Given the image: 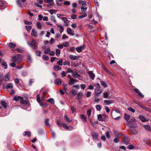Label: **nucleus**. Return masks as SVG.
Instances as JSON below:
<instances>
[{"mask_svg": "<svg viewBox=\"0 0 151 151\" xmlns=\"http://www.w3.org/2000/svg\"><path fill=\"white\" fill-rule=\"evenodd\" d=\"M54 69L55 71H58L61 70V68L59 66L57 65H55L54 66Z\"/></svg>", "mask_w": 151, "mask_h": 151, "instance_id": "obj_20", "label": "nucleus"}, {"mask_svg": "<svg viewBox=\"0 0 151 151\" xmlns=\"http://www.w3.org/2000/svg\"><path fill=\"white\" fill-rule=\"evenodd\" d=\"M114 135L117 137H119L121 136L122 135L119 133V132H117L116 131H114Z\"/></svg>", "mask_w": 151, "mask_h": 151, "instance_id": "obj_27", "label": "nucleus"}, {"mask_svg": "<svg viewBox=\"0 0 151 151\" xmlns=\"http://www.w3.org/2000/svg\"><path fill=\"white\" fill-rule=\"evenodd\" d=\"M9 77L8 75H6L3 77V79L4 81H8L9 80Z\"/></svg>", "mask_w": 151, "mask_h": 151, "instance_id": "obj_16", "label": "nucleus"}, {"mask_svg": "<svg viewBox=\"0 0 151 151\" xmlns=\"http://www.w3.org/2000/svg\"><path fill=\"white\" fill-rule=\"evenodd\" d=\"M81 8V11L83 12L86 11L87 9V7H84L83 6H82Z\"/></svg>", "mask_w": 151, "mask_h": 151, "instance_id": "obj_63", "label": "nucleus"}, {"mask_svg": "<svg viewBox=\"0 0 151 151\" xmlns=\"http://www.w3.org/2000/svg\"><path fill=\"white\" fill-rule=\"evenodd\" d=\"M80 117L81 119H83L85 122H87L86 117L84 114H81L80 116Z\"/></svg>", "mask_w": 151, "mask_h": 151, "instance_id": "obj_38", "label": "nucleus"}, {"mask_svg": "<svg viewBox=\"0 0 151 151\" xmlns=\"http://www.w3.org/2000/svg\"><path fill=\"white\" fill-rule=\"evenodd\" d=\"M79 74H78L76 72V70L75 69L74 70L72 71V75L73 77L75 78H77Z\"/></svg>", "mask_w": 151, "mask_h": 151, "instance_id": "obj_7", "label": "nucleus"}, {"mask_svg": "<svg viewBox=\"0 0 151 151\" xmlns=\"http://www.w3.org/2000/svg\"><path fill=\"white\" fill-rule=\"evenodd\" d=\"M134 147L133 145H130L128 146L127 148L130 150L133 149Z\"/></svg>", "mask_w": 151, "mask_h": 151, "instance_id": "obj_51", "label": "nucleus"}, {"mask_svg": "<svg viewBox=\"0 0 151 151\" xmlns=\"http://www.w3.org/2000/svg\"><path fill=\"white\" fill-rule=\"evenodd\" d=\"M50 19L51 21H52L54 22H56V21L55 18V17L53 16H51L50 17Z\"/></svg>", "mask_w": 151, "mask_h": 151, "instance_id": "obj_55", "label": "nucleus"}, {"mask_svg": "<svg viewBox=\"0 0 151 151\" xmlns=\"http://www.w3.org/2000/svg\"><path fill=\"white\" fill-rule=\"evenodd\" d=\"M61 19H62V20L64 22L65 24V25H66V24L68 23V20L66 17H62L61 18Z\"/></svg>", "mask_w": 151, "mask_h": 151, "instance_id": "obj_17", "label": "nucleus"}, {"mask_svg": "<svg viewBox=\"0 0 151 151\" xmlns=\"http://www.w3.org/2000/svg\"><path fill=\"white\" fill-rule=\"evenodd\" d=\"M39 104L41 106L45 108L47 106V104L46 103L42 104V102H40Z\"/></svg>", "mask_w": 151, "mask_h": 151, "instance_id": "obj_46", "label": "nucleus"}, {"mask_svg": "<svg viewBox=\"0 0 151 151\" xmlns=\"http://www.w3.org/2000/svg\"><path fill=\"white\" fill-rule=\"evenodd\" d=\"M63 60L62 59H60L57 62V64L60 66H62L63 65Z\"/></svg>", "mask_w": 151, "mask_h": 151, "instance_id": "obj_42", "label": "nucleus"}, {"mask_svg": "<svg viewBox=\"0 0 151 151\" xmlns=\"http://www.w3.org/2000/svg\"><path fill=\"white\" fill-rule=\"evenodd\" d=\"M87 16L86 13H84L83 15L79 16H78V18L79 19H82L83 18L86 17Z\"/></svg>", "mask_w": 151, "mask_h": 151, "instance_id": "obj_44", "label": "nucleus"}, {"mask_svg": "<svg viewBox=\"0 0 151 151\" xmlns=\"http://www.w3.org/2000/svg\"><path fill=\"white\" fill-rule=\"evenodd\" d=\"M24 22L25 24L27 25H31L32 24V22H29L26 20H24Z\"/></svg>", "mask_w": 151, "mask_h": 151, "instance_id": "obj_48", "label": "nucleus"}, {"mask_svg": "<svg viewBox=\"0 0 151 151\" xmlns=\"http://www.w3.org/2000/svg\"><path fill=\"white\" fill-rule=\"evenodd\" d=\"M1 104L2 105L3 107L5 108L6 109L7 107V104L5 101H1Z\"/></svg>", "mask_w": 151, "mask_h": 151, "instance_id": "obj_14", "label": "nucleus"}, {"mask_svg": "<svg viewBox=\"0 0 151 151\" xmlns=\"http://www.w3.org/2000/svg\"><path fill=\"white\" fill-rule=\"evenodd\" d=\"M60 50L58 49L56 50V54L57 56H59L60 54Z\"/></svg>", "mask_w": 151, "mask_h": 151, "instance_id": "obj_43", "label": "nucleus"}, {"mask_svg": "<svg viewBox=\"0 0 151 151\" xmlns=\"http://www.w3.org/2000/svg\"><path fill=\"white\" fill-rule=\"evenodd\" d=\"M64 4L65 5L69 6L70 5V2L68 1H65L64 2Z\"/></svg>", "mask_w": 151, "mask_h": 151, "instance_id": "obj_64", "label": "nucleus"}, {"mask_svg": "<svg viewBox=\"0 0 151 151\" xmlns=\"http://www.w3.org/2000/svg\"><path fill=\"white\" fill-rule=\"evenodd\" d=\"M101 83L104 87L106 88L107 87V85L104 81H101Z\"/></svg>", "mask_w": 151, "mask_h": 151, "instance_id": "obj_41", "label": "nucleus"}, {"mask_svg": "<svg viewBox=\"0 0 151 151\" xmlns=\"http://www.w3.org/2000/svg\"><path fill=\"white\" fill-rule=\"evenodd\" d=\"M24 136H27L28 137H29L31 135V133L30 132L26 131L24 132Z\"/></svg>", "mask_w": 151, "mask_h": 151, "instance_id": "obj_29", "label": "nucleus"}, {"mask_svg": "<svg viewBox=\"0 0 151 151\" xmlns=\"http://www.w3.org/2000/svg\"><path fill=\"white\" fill-rule=\"evenodd\" d=\"M63 45L65 47H68L69 46V44L68 42H66L63 43Z\"/></svg>", "mask_w": 151, "mask_h": 151, "instance_id": "obj_49", "label": "nucleus"}, {"mask_svg": "<svg viewBox=\"0 0 151 151\" xmlns=\"http://www.w3.org/2000/svg\"><path fill=\"white\" fill-rule=\"evenodd\" d=\"M67 32L68 34H71L72 35H75L74 31L70 28H68L67 29Z\"/></svg>", "mask_w": 151, "mask_h": 151, "instance_id": "obj_5", "label": "nucleus"}, {"mask_svg": "<svg viewBox=\"0 0 151 151\" xmlns=\"http://www.w3.org/2000/svg\"><path fill=\"white\" fill-rule=\"evenodd\" d=\"M77 91V90H76L74 89H72L70 92L71 96H74L76 95Z\"/></svg>", "mask_w": 151, "mask_h": 151, "instance_id": "obj_9", "label": "nucleus"}, {"mask_svg": "<svg viewBox=\"0 0 151 151\" xmlns=\"http://www.w3.org/2000/svg\"><path fill=\"white\" fill-rule=\"evenodd\" d=\"M57 26L60 28V32L61 33L63 32L64 31V27L62 26L61 24H57Z\"/></svg>", "mask_w": 151, "mask_h": 151, "instance_id": "obj_30", "label": "nucleus"}, {"mask_svg": "<svg viewBox=\"0 0 151 151\" xmlns=\"http://www.w3.org/2000/svg\"><path fill=\"white\" fill-rule=\"evenodd\" d=\"M22 59V55L20 54H18L17 57L16 56L12 57V61L16 63H20Z\"/></svg>", "mask_w": 151, "mask_h": 151, "instance_id": "obj_1", "label": "nucleus"}, {"mask_svg": "<svg viewBox=\"0 0 151 151\" xmlns=\"http://www.w3.org/2000/svg\"><path fill=\"white\" fill-rule=\"evenodd\" d=\"M63 64L64 65H68L69 66H70V63H69V62L68 61H65L63 62Z\"/></svg>", "mask_w": 151, "mask_h": 151, "instance_id": "obj_62", "label": "nucleus"}, {"mask_svg": "<svg viewBox=\"0 0 151 151\" xmlns=\"http://www.w3.org/2000/svg\"><path fill=\"white\" fill-rule=\"evenodd\" d=\"M83 47L81 46L79 47H77L76 48V50L78 52H80L81 51V49H83Z\"/></svg>", "mask_w": 151, "mask_h": 151, "instance_id": "obj_32", "label": "nucleus"}, {"mask_svg": "<svg viewBox=\"0 0 151 151\" xmlns=\"http://www.w3.org/2000/svg\"><path fill=\"white\" fill-rule=\"evenodd\" d=\"M75 79L73 78H70L68 82L69 84L70 85H73L74 83Z\"/></svg>", "mask_w": 151, "mask_h": 151, "instance_id": "obj_15", "label": "nucleus"}, {"mask_svg": "<svg viewBox=\"0 0 151 151\" xmlns=\"http://www.w3.org/2000/svg\"><path fill=\"white\" fill-rule=\"evenodd\" d=\"M89 76L93 80H94L95 77V75L92 71H89L88 72Z\"/></svg>", "mask_w": 151, "mask_h": 151, "instance_id": "obj_6", "label": "nucleus"}, {"mask_svg": "<svg viewBox=\"0 0 151 151\" xmlns=\"http://www.w3.org/2000/svg\"><path fill=\"white\" fill-rule=\"evenodd\" d=\"M139 119L143 122H145L146 121V118L145 117L142 115H140L139 116Z\"/></svg>", "mask_w": 151, "mask_h": 151, "instance_id": "obj_23", "label": "nucleus"}, {"mask_svg": "<svg viewBox=\"0 0 151 151\" xmlns=\"http://www.w3.org/2000/svg\"><path fill=\"white\" fill-rule=\"evenodd\" d=\"M12 88L13 85L11 83H8L6 87V88L7 89Z\"/></svg>", "mask_w": 151, "mask_h": 151, "instance_id": "obj_34", "label": "nucleus"}, {"mask_svg": "<svg viewBox=\"0 0 151 151\" xmlns=\"http://www.w3.org/2000/svg\"><path fill=\"white\" fill-rule=\"evenodd\" d=\"M71 109L73 113H74L76 111V109H75V107L73 106L71 107Z\"/></svg>", "mask_w": 151, "mask_h": 151, "instance_id": "obj_57", "label": "nucleus"}, {"mask_svg": "<svg viewBox=\"0 0 151 151\" xmlns=\"http://www.w3.org/2000/svg\"><path fill=\"white\" fill-rule=\"evenodd\" d=\"M1 65L2 67H4V68L5 69H6L7 68V63L5 61L2 62Z\"/></svg>", "mask_w": 151, "mask_h": 151, "instance_id": "obj_24", "label": "nucleus"}, {"mask_svg": "<svg viewBox=\"0 0 151 151\" xmlns=\"http://www.w3.org/2000/svg\"><path fill=\"white\" fill-rule=\"evenodd\" d=\"M42 58L44 60L47 61L48 60L49 57L47 55H42Z\"/></svg>", "mask_w": 151, "mask_h": 151, "instance_id": "obj_31", "label": "nucleus"}, {"mask_svg": "<svg viewBox=\"0 0 151 151\" xmlns=\"http://www.w3.org/2000/svg\"><path fill=\"white\" fill-rule=\"evenodd\" d=\"M108 96V93L107 92H104L103 93V97L104 98H107Z\"/></svg>", "mask_w": 151, "mask_h": 151, "instance_id": "obj_56", "label": "nucleus"}, {"mask_svg": "<svg viewBox=\"0 0 151 151\" xmlns=\"http://www.w3.org/2000/svg\"><path fill=\"white\" fill-rule=\"evenodd\" d=\"M0 6H3L4 8L7 6V4L5 1L0 0Z\"/></svg>", "mask_w": 151, "mask_h": 151, "instance_id": "obj_10", "label": "nucleus"}, {"mask_svg": "<svg viewBox=\"0 0 151 151\" xmlns=\"http://www.w3.org/2000/svg\"><path fill=\"white\" fill-rule=\"evenodd\" d=\"M98 120L99 121H103V119H102V116L101 114H99L98 116Z\"/></svg>", "mask_w": 151, "mask_h": 151, "instance_id": "obj_39", "label": "nucleus"}, {"mask_svg": "<svg viewBox=\"0 0 151 151\" xmlns=\"http://www.w3.org/2000/svg\"><path fill=\"white\" fill-rule=\"evenodd\" d=\"M102 91H101L100 92L95 91L94 97H97L99 96L100 94L102 92Z\"/></svg>", "mask_w": 151, "mask_h": 151, "instance_id": "obj_26", "label": "nucleus"}, {"mask_svg": "<svg viewBox=\"0 0 151 151\" xmlns=\"http://www.w3.org/2000/svg\"><path fill=\"white\" fill-rule=\"evenodd\" d=\"M54 82L55 84L59 85L61 84L62 81L59 78H57L55 80Z\"/></svg>", "mask_w": 151, "mask_h": 151, "instance_id": "obj_8", "label": "nucleus"}, {"mask_svg": "<svg viewBox=\"0 0 151 151\" xmlns=\"http://www.w3.org/2000/svg\"><path fill=\"white\" fill-rule=\"evenodd\" d=\"M69 57L72 60H76L79 58V57L77 56L73 55H70Z\"/></svg>", "mask_w": 151, "mask_h": 151, "instance_id": "obj_12", "label": "nucleus"}, {"mask_svg": "<svg viewBox=\"0 0 151 151\" xmlns=\"http://www.w3.org/2000/svg\"><path fill=\"white\" fill-rule=\"evenodd\" d=\"M16 46V45L13 44L12 43H10L9 44V46L10 48H14Z\"/></svg>", "mask_w": 151, "mask_h": 151, "instance_id": "obj_36", "label": "nucleus"}, {"mask_svg": "<svg viewBox=\"0 0 151 151\" xmlns=\"http://www.w3.org/2000/svg\"><path fill=\"white\" fill-rule=\"evenodd\" d=\"M133 90L135 92L137 93L139 96L141 97H144V95H143L140 91L137 88H134Z\"/></svg>", "mask_w": 151, "mask_h": 151, "instance_id": "obj_4", "label": "nucleus"}, {"mask_svg": "<svg viewBox=\"0 0 151 151\" xmlns=\"http://www.w3.org/2000/svg\"><path fill=\"white\" fill-rule=\"evenodd\" d=\"M119 137L115 138L114 140V142L116 143L118 142L119 141Z\"/></svg>", "mask_w": 151, "mask_h": 151, "instance_id": "obj_61", "label": "nucleus"}, {"mask_svg": "<svg viewBox=\"0 0 151 151\" xmlns=\"http://www.w3.org/2000/svg\"><path fill=\"white\" fill-rule=\"evenodd\" d=\"M25 27L27 30L29 32L30 31L32 28L31 27L29 26H26Z\"/></svg>", "mask_w": 151, "mask_h": 151, "instance_id": "obj_50", "label": "nucleus"}, {"mask_svg": "<svg viewBox=\"0 0 151 151\" xmlns=\"http://www.w3.org/2000/svg\"><path fill=\"white\" fill-rule=\"evenodd\" d=\"M91 134L93 139H96L97 138L98 135L97 133L95 132H92L91 133Z\"/></svg>", "mask_w": 151, "mask_h": 151, "instance_id": "obj_21", "label": "nucleus"}, {"mask_svg": "<svg viewBox=\"0 0 151 151\" xmlns=\"http://www.w3.org/2000/svg\"><path fill=\"white\" fill-rule=\"evenodd\" d=\"M91 111L92 110L91 109H89L87 111V114L89 116H91Z\"/></svg>", "mask_w": 151, "mask_h": 151, "instance_id": "obj_60", "label": "nucleus"}, {"mask_svg": "<svg viewBox=\"0 0 151 151\" xmlns=\"http://www.w3.org/2000/svg\"><path fill=\"white\" fill-rule=\"evenodd\" d=\"M100 100L101 99L98 98H97V97H95L93 100L94 102L97 103H99L100 101Z\"/></svg>", "mask_w": 151, "mask_h": 151, "instance_id": "obj_35", "label": "nucleus"}, {"mask_svg": "<svg viewBox=\"0 0 151 151\" xmlns=\"http://www.w3.org/2000/svg\"><path fill=\"white\" fill-rule=\"evenodd\" d=\"M112 102L111 101L109 100H105L104 101V104L106 105H109L112 104Z\"/></svg>", "mask_w": 151, "mask_h": 151, "instance_id": "obj_25", "label": "nucleus"}, {"mask_svg": "<svg viewBox=\"0 0 151 151\" xmlns=\"http://www.w3.org/2000/svg\"><path fill=\"white\" fill-rule=\"evenodd\" d=\"M127 124L130 125L129 127L130 128H136L137 127L136 123L134 122L132 123L131 121H127Z\"/></svg>", "mask_w": 151, "mask_h": 151, "instance_id": "obj_3", "label": "nucleus"}, {"mask_svg": "<svg viewBox=\"0 0 151 151\" xmlns=\"http://www.w3.org/2000/svg\"><path fill=\"white\" fill-rule=\"evenodd\" d=\"M27 44L34 50L37 48V44L34 40H32L31 42L28 41L27 42Z\"/></svg>", "mask_w": 151, "mask_h": 151, "instance_id": "obj_2", "label": "nucleus"}, {"mask_svg": "<svg viewBox=\"0 0 151 151\" xmlns=\"http://www.w3.org/2000/svg\"><path fill=\"white\" fill-rule=\"evenodd\" d=\"M50 51V49L49 48H47L44 51V53L45 54H48Z\"/></svg>", "mask_w": 151, "mask_h": 151, "instance_id": "obj_52", "label": "nucleus"}, {"mask_svg": "<svg viewBox=\"0 0 151 151\" xmlns=\"http://www.w3.org/2000/svg\"><path fill=\"white\" fill-rule=\"evenodd\" d=\"M124 118L127 122L129 121L128 120L130 118V116L129 115L127 114H125L124 116Z\"/></svg>", "mask_w": 151, "mask_h": 151, "instance_id": "obj_22", "label": "nucleus"}, {"mask_svg": "<svg viewBox=\"0 0 151 151\" xmlns=\"http://www.w3.org/2000/svg\"><path fill=\"white\" fill-rule=\"evenodd\" d=\"M49 119H45V125L49 127H50V125L49 123Z\"/></svg>", "mask_w": 151, "mask_h": 151, "instance_id": "obj_19", "label": "nucleus"}, {"mask_svg": "<svg viewBox=\"0 0 151 151\" xmlns=\"http://www.w3.org/2000/svg\"><path fill=\"white\" fill-rule=\"evenodd\" d=\"M21 103L22 104H27V101L26 100H21L20 101Z\"/></svg>", "mask_w": 151, "mask_h": 151, "instance_id": "obj_37", "label": "nucleus"}, {"mask_svg": "<svg viewBox=\"0 0 151 151\" xmlns=\"http://www.w3.org/2000/svg\"><path fill=\"white\" fill-rule=\"evenodd\" d=\"M61 127H63L64 128L66 129L67 127V125L65 123H61Z\"/></svg>", "mask_w": 151, "mask_h": 151, "instance_id": "obj_53", "label": "nucleus"}, {"mask_svg": "<svg viewBox=\"0 0 151 151\" xmlns=\"http://www.w3.org/2000/svg\"><path fill=\"white\" fill-rule=\"evenodd\" d=\"M21 1V0H17V3L20 6H22L23 4Z\"/></svg>", "mask_w": 151, "mask_h": 151, "instance_id": "obj_58", "label": "nucleus"}, {"mask_svg": "<svg viewBox=\"0 0 151 151\" xmlns=\"http://www.w3.org/2000/svg\"><path fill=\"white\" fill-rule=\"evenodd\" d=\"M31 35L32 36H34L35 37H36L37 36V32L36 31H35V29H33L32 30V32L31 33Z\"/></svg>", "mask_w": 151, "mask_h": 151, "instance_id": "obj_18", "label": "nucleus"}, {"mask_svg": "<svg viewBox=\"0 0 151 151\" xmlns=\"http://www.w3.org/2000/svg\"><path fill=\"white\" fill-rule=\"evenodd\" d=\"M65 118L66 119L67 122H71V120H70L69 118L68 117L67 115H65Z\"/></svg>", "mask_w": 151, "mask_h": 151, "instance_id": "obj_40", "label": "nucleus"}, {"mask_svg": "<svg viewBox=\"0 0 151 151\" xmlns=\"http://www.w3.org/2000/svg\"><path fill=\"white\" fill-rule=\"evenodd\" d=\"M96 85L97 86L96 87L95 89V91L96 92V91L98 92H100L101 91H102V90H101L100 89V84L99 83H97Z\"/></svg>", "mask_w": 151, "mask_h": 151, "instance_id": "obj_13", "label": "nucleus"}, {"mask_svg": "<svg viewBox=\"0 0 151 151\" xmlns=\"http://www.w3.org/2000/svg\"><path fill=\"white\" fill-rule=\"evenodd\" d=\"M78 98L79 99H81L82 97L83 94L81 92H79L77 94Z\"/></svg>", "mask_w": 151, "mask_h": 151, "instance_id": "obj_33", "label": "nucleus"}, {"mask_svg": "<svg viewBox=\"0 0 151 151\" xmlns=\"http://www.w3.org/2000/svg\"><path fill=\"white\" fill-rule=\"evenodd\" d=\"M96 108L98 111H99L101 109V107L100 105H97L96 106Z\"/></svg>", "mask_w": 151, "mask_h": 151, "instance_id": "obj_59", "label": "nucleus"}, {"mask_svg": "<svg viewBox=\"0 0 151 151\" xmlns=\"http://www.w3.org/2000/svg\"><path fill=\"white\" fill-rule=\"evenodd\" d=\"M23 99V98L22 97H21L19 96H15L13 99L14 100L16 101H19V100H22Z\"/></svg>", "mask_w": 151, "mask_h": 151, "instance_id": "obj_11", "label": "nucleus"}, {"mask_svg": "<svg viewBox=\"0 0 151 151\" xmlns=\"http://www.w3.org/2000/svg\"><path fill=\"white\" fill-rule=\"evenodd\" d=\"M36 55L40 57L41 56V52L40 51L37 50L35 52Z\"/></svg>", "mask_w": 151, "mask_h": 151, "instance_id": "obj_47", "label": "nucleus"}, {"mask_svg": "<svg viewBox=\"0 0 151 151\" xmlns=\"http://www.w3.org/2000/svg\"><path fill=\"white\" fill-rule=\"evenodd\" d=\"M144 127L148 131H149L151 130L150 127L148 125H145L144 126Z\"/></svg>", "mask_w": 151, "mask_h": 151, "instance_id": "obj_28", "label": "nucleus"}, {"mask_svg": "<svg viewBox=\"0 0 151 151\" xmlns=\"http://www.w3.org/2000/svg\"><path fill=\"white\" fill-rule=\"evenodd\" d=\"M141 108H142V109H144L147 111H149L150 110V109H149V108H148L146 107L143 106H141Z\"/></svg>", "mask_w": 151, "mask_h": 151, "instance_id": "obj_54", "label": "nucleus"}, {"mask_svg": "<svg viewBox=\"0 0 151 151\" xmlns=\"http://www.w3.org/2000/svg\"><path fill=\"white\" fill-rule=\"evenodd\" d=\"M47 101L52 104H54L55 102L53 99L51 98L49 99Z\"/></svg>", "mask_w": 151, "mask_h": 151, "instance_id": "obj_45", "label": "nucleus"}]
</instances>
